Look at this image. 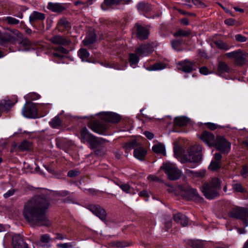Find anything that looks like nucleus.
I'll return each mask as SVG.
<instances>
[{
	"instance_id": "nucleus-50",
	"label": "nucleus",
	"mask_w": 248,
	"mask_h": 248,
	"mask_svg": "<svg viewBox=\"0 0 248 248\" xmlns=\"http://www.w3.org/2000/svg\"><path fill=\"white\" fill-rule=\"evenodd\" d=\"M137 7L139 10L144 11L146 8H149V5L144 2H141L138 4Z\"/></svg>"
},
{
	"instance_id": "nucleus-41",
	"label": "nucleus",
	"mask_w": 248,
	"mask_h": 248,
	"mask_svg": "<svg viewBox=\"0 0 248 248\" xmlns=\"http://www.w3.org/2000/svg\"><path fill=\"white\" fill-rule=\"evenodd\" d=\"M208 169L211 171L217 170V153L214 154V160H212L208 167Z\"/></svg>"
},
{
	"instance_id": "nucleus-46",
	"label": "nucleus",
	"mask_w": 248,
	"mask_h": 248,
	"mask_svg": "<svg viewBox=\"0 0 248 248\" xmlns=\"http://www.w3.org/2000/svg\"><path fill=\"white\" fill-rule=\"evenodd\" d=\"M165 67V65L162 63V62H159V63H156L153 65L152 67H151V69L152 70H158L163 69Z\"/></svg>"
},
{
	"instance_id": "nucleus-10",
	"label": "nucleus",
	"mask_w": 248,
	"mask_h": 248,
	"mask_svg": "<svg viewBox=\"0 0 248 248\" xmlns=\"http://www.w3.org/2000/svg\"><path fill=\"white\" fill-rule=\"evenodd\" d=\"M133 31L136 37L138 39L140 40H144L148 38L149 30L139 23L135 24Z\"/></svg>"
},
{
	"instance_id": "nucleus-17",
	"label": "nucleus",
	"mask_w": 248,
	"mask_h": 248,
	"mask_svg": "<svg viewBox=\"0 0 248 248\" xmlns=\"http://www.w3.org/2000/svg\"><path fill=\"white\" fill-rule=\"evenodd\" d=\"M178 65V69L185 73H190L193 70L194 63L187 60L179 62Z\"/></svg>"
},
{
	"instance_id": "nucleus-51",
	"label": "nucleus",
	"mask_w": 248,
	"mask_h": 248,
	"mask_svg": "<svg viewBox=\"0 0 248 248\" xmlns=\"http://www.w3.org/2000/svg\"><path fill=\"white\" fill-rule=\"evenodd\" d=\"M104 3L107 6H112L120 3L119 0H104Z\"/></svg>"
},
{
	"instance_id": "nucleus-42",
	"label": "nucleus",
	"mask_w": 248,
	"mask_h": 248,
	"mask_svg": "<svg viewBox=\"0 0 248 248\" xmlns=\"http://www.w3.org/2000/svg\"><path fill=\"white\" fill-rule=\"evenodd\" d=\"M186 171L187 173H192L194 176L199 178L204 177L206 173V170H202L198 171H193L189 170H186Z\"/></svg>"
},
{
	"instance_id": "nucleus-32",
	"label": "nucleus",
	"mask_w": 248,
	"mask_h": 248,
	"mask_svg": "<svg viewBox=\"0 0 248 248\" xmlns=\"http://www.w3.org/2000/svg\"><path fill=\"white\" fill-rule=\"evenodd\" d=\"M32 148L31 142L27 140H23L18 146V148L21 151H29Z\"/></svg>"
},
{
	"instance_id": "nucleus-23",
	"label": "nucleus",
	"mask_w": 248,
	"mask_h": 248,
	"mask_svg": "<svg viewBox=\"0 0 248 248\" xmlns=\"http://www.w3.org/2000/svg\"><path fill=\"white\" fill-rule=\"evenodd\" d=\"M173 218L175 222L181 224L184 227L186 226L188 222L187 217L181 213H179L174 215Z\"/></svg>"
},
{
	"instance_id": "nucleus-35",
	"label": "nucleus",
	"mask_w": 248,
	"mask_h": 248,
	"mask_svg": "<svg viewBox=\"0 0 248 248\" xmlns=\"http://www.w3.org/2000/svg\"><path fill=\"white\" fill-rule=\"evenodd\" d=\"M152 150L155 153L165 154V147L162 144L160 143L154 145Z\"/></svg>"
},
{
	"instance_id": "nucleus-39",
	"label": "nucleus",
	"mask_w": 248,
	"mask_h": 248,
	"mask_svg": "<svg viewBox=\"0 0 248 248\" xmlns=\"http://www.w3.org/2000/svg\"><path fill=\"white\" fill-rule=\"evenodd\" d=\"M191 34L190 30H183L181 29L178 30L174 34L173 36L175 37H186Z\"/></svg>"
},
{
	"instance_id": "nucleus-58",
	"label": "nucleus",
	"mask_w": 248,
	"mask_h": 248,
	"mask_svg": "<svg viewBox=\"0 0 248 248\" xmlns=\"http://www.w3.org/2000/svg\"><path fill=\"white\" fill-rule=\"evenodd\" d=\"M57 247L61 248H69L72 247V245L70 243H63V244H58Z\"/></svg>"
},
{
	"instance_id": "nucleus-24",
	"label": "nucleus",
	"mask_w": 248,
	"mask_h": 248,
	"mask_svg": "<svg viewBox=\"0 0 248 248\" xmlns=\"http://www.w3.org/2000/svg\"><path fill=\"white\" fill-rule=\"evenodd\" d=\"M147 154V151L143 147L139 146L134 151V156L140 160H143Z\"/></svg>"
},
{
	"instance_id": "nucleus-7",
	"label": "nucleus",
	"mask_w": 248,
	"mask_h": 248,
	"mask_svg": "<svg viewBox=\"0 0 248 248\" xmlns=\"http://www.w3.org/2000/svg\"><path fill=\"white\" fill-rule=\"evenodd\" d=\"M231 216L234 218L241 219L246 224V226H248V210L247 208L237 207L234 209L231 212Z\"/></svg>"
},
{
	"instance_id": "nucleus-36",
	"label": "nucleus",
	"mask_w": 248,
	"mask_h": 248,
	"mask_svg": "<svg viewBox=\"0 0 248 248\" xmlns=\"http://www.w3.org/2000/svg\"><path fill=\"white\" fill-rule=\"evenodd\" d=\"M49 124L54 128H58L61 126L62 121L58 116H56L49 122Z\"/></svg>"
},
{
	"instance_id": "nucleus-18",
	"label": "nucleus",
	"mask_w": 248,
	"mask_h": 248,
	"mask_svg": "<svg viewBox=\"0 0 248 248\" xmlns=\"http://www.w3.org/2000/svg\"><path fill=\"white\" fill-rule=\"evenodd\" d=\"M235 62L239 65H242L248 61V53L241 50H237Z\"/></svg>"
},
{
	"instance_id": "nucleus-45",
	"label": "nucleus",
	"mask_w": 248,
	"mask_h": 248,
	"mask_svg": "<svg viewBox=\"0 0 248 248\" xmlns=\"http://www.w3.org/2000/svg\"><path fill=\"white\" fill-rule=\"evenodd\" d=\"M231 46L221 41H218V48L226 51L230 48Z\"/></svg>"
},
{
	"instance_id": "nucleus-30",
	"label": "nucleus",
	"mask_w": 248,
	"mask_h": 248,
	"mask_svg": "<svg viewBox=\"0 0 248 248\" xmlns=\"http://www.w3.org/2000/svg\"><path fill=\"white\" fill-rule=\"evenodd\" d=\"M58 27H62L66 31H69L71 28L70 23L65 18H62L59 20Z\"/></svg>"
},
{
	"instance_id": "nucleus-31",
	"label": "nucleus",
	"mask_w": 248,
	"mask_h": 248,
	"mask_svg": "<svg viewBox=\"0 0 248 248\" xmlns=\"http://www.w3.org/2000/svg\"><path fill=\"white\" fill-rule=\"evenodd\" d=\"M17 41H19L18 44L20 46L25 47L23 49L24 51L28 50L29 48H27V47L31 46L32 45L31 41L28 38H23V36L22 38L19 39Z\"/></svg>"
},
{
	"instance_id": "nucleus-48",
	"label": "nucleus",
	"mask_w": 248,
	"mask_h": 248,
	"mask_svg": "<svg viewBox=\"0 0 248 248\" xmlns=\"http://www.w3.org/2000/svg\"><path fill=\"white\" fill-rule=\"evenodd\" d=\"M50 241L51 238L48 234H43L40 236V241L43 243L47 244Z\"/></svg>"
},
{
	"instance_id": "nucleus-57",
	"label": "nucleus",
	"mask_w": 248,
	"mask_h": 248,
	"mask_svg": "<svg viewBox=\"0 0 248 248\" xmlns=\"http://www.w3.org/2000/svg\"><path fill=\"white\" fill-rule=\"evenodd\" d=\"M237 51H234L231 52H228L225 54V56L229 58H233L234 60L235 59V57L236 56L237 54Z\"/></svg>"
},
{
	"instance_id": "nucleus-1",
	"label": "nucleus",
	"mask_w": 248,
	"mask_h": 248,
	"mask_svg": "<svg viewBox=\"0 0 248 248\" xmlns=\"http://www.w3.org/2000/svg\"><path fill=\"white\" fill-rule=\"evenodd\" d=\"M50 205V201L45 196H34L24 204V217L31 226H49L51 222L46 214Z\"/></svg>"
},
{
	"instance_id": "nucleus-16",
	"label": "nucleus",
	"mask_w": 248,
	"mask_h": 248,
	"mask_svg": "<svg viewBox=\"0 0 248 248\" xmlns=\"http://www.w3.org/2000/svg\"><path fill=\"white\" fill-rule=\"evenodd\" d=\"M152 52L150 46L147 44H142L135 49V52L139 57H144Z\"/></svg>"
},
{
	"instance_id": "nucleus-44",
	"label": "nucleus",
	"mask_w": 248,
	"mask_h": 248,
	"mask_svg": "<svg viewBox=\"0 0 248 248\" xmlns=\"http://www.w3.org/2000/svg\"><path fill=\"white\" fill-rule=\"evenodd\" d=\"M122 190L126 193H130L132 188L128 184H122L118 185Z\"/></svg>"
},
{
	"instance_id": "nucleus-27",
	"label": "nucleus",
	"mask_w": 248,
	"mask_h": 248,
	"mask_svg": "<svg viewBox=\"0 0 248 248\" xmlns=\"http://www.w3.org/2000/svg\"><path fill=\"white\" fill-rule=\"evenodd\" d=\"M81 140L82 142H87L93 136L86 127H84L80 131Z\"/></svg>"
},
{
	"instance_id": "nucleus-26",
	"label": "nucleus",
	"mask_w": 248,
	"mask_h": 248,
	"mask_svg": "<svg viewBox=\"0 0 248 248\" xmlns=\"http://www.w3.org/2000/svg\"><path fill=\"white\" fill-rule=\"evenodd\" d=\"M189 122V119L185 116L177 117L174 119V125L178 126H184L186 125Z\"/></svg>"
},
{
	"instance_id": "nucleus-22",
	"label": "nucleus",
	"mask_w": 248,
	"mask_h": 248,
	"mask_svg": "<svg viewBox=\"0 0 248 248\" xmlns=\"http://www.w3.org/2000/svg\"><path fill=\"white\" fill-rule=\"evenodd\" d=\"M231 72V69L223 62L218 63V75L225 77V75Z\"/></svg>"
},
{
	"instance_id": "nucleus-60",
	"label": "nucleus",
	"mask_w": 248,
	"mask_h": 248,
	"mask_svg": "<svg viewBox=\"0 0 248 248\" xmlns=\"http://www.w3.org/2000/svg\"><path fill=\"white\" fill-rule=\"evenodd\" d=\"M241 175L245 177L248 175V166H245L241 170Z\"/></svg>"
},
{
	"instance_id": "nucleus-63",
	"label": "nucleus",
	"mask_w": 248,
	"mask_h": 248,
	"mask_svg": "<svg viewBox=\"0 0 248 248\" xmlns=\"http://www.w3.org/2000/svg\"><path fill=\"white\" fill-rule=\"evenodd\" d=\"M206 125H207V127L210 129V130H213L217 128V126L216 124H212V123H206Z\"/></svg>"
},
{
	"instance_id": "nucleus-43",
	"label": "nucleus",
	"mask_w": 248,
	"mask_h": 248,
	"mask_svg": "<svg viewBox=\"0 0 248 248\" xmlns=\"http://www.w3.org/2000/svg\"><path fill=\"white\" fill-rule=\"evenodd\" d=\"M172 47L176 50H181L180 46L182 44V40L180 39L173 40L171 42Z\"/></svg>"
},
{
	"instance_id": "nucleus-19",
	"label": "nucleus",
	"mask_w": 248,
	"mask_h": 248,
	"mask_svg": "<svg viewBox=\"0 0 248 248\" xmlns=\"http://www.w3.org/2000/svg\"><path fill=\"white\" fill-rule=\"evenodd\" d=\"M96 34L94 31H89L84 40H83L82 43L84 46L90 48L96 41Z\"/></svg>"
},
{
	"instance_id": "nucleus-2",
	"label": "nucleus",
	"mask_w": 248,
	"mask_h": 248,
	"mask_svg": "<svg viewBox=\"0 0 248 248\" xmlns=\"http://www.w3.org/2000/svg\"><path fill=\"white\" fill-rule=\"evenodd\" d=\"M4 30L9 32L0 31V46H7L9 44H14L22 37V33L17 29L7 27Z\"/></svg>"
},
{
	"instance_id": "nucleus-55",
	"label": "nucleus",
	"mask_w": 248,
	"mask_h": 248,
	"mask_svg": "<svg viewBox=\"0 0 248 248\" xmlns=\"http://www.w3.org/2000/svg\"><path fill=\"white\" fill-rule=\"evenodd\" d=\"M16 190L15 189H11L8 190L6 193H5L3 196L5 198H8L12 196H13L15 193L16 192Z\"/></svg>"
},
{
	"instance_id": "nucleus-62",
	"label": "nucleus",
	"mask_w": 248,
	"mask_h": 248,
	"mask_svg": "<svg viewBox=\"0 0 248 248\" xmlns=\"http://www.w3.org/2000/svg\"><path fill=\"white\" fill-rule=\"evenodd\" d=\"M200 72L203 75H207L208 73V68L205 66H203L200 69Z\"/></svg>"
},
{
	"instance_id": "nucleus-53",
	"label": "nucleus",
	"mask_w": 248,
	"mask_h": 248,
	"mask_svg": "<svg viewBox=\"0 0 248 248\" xmlns=\"http://www.w3.org/2000/svg\"><path fill=\"white\" fill-rule=\"evenodd\" d=\"M14 105V103H11V101L7 100L4 101V103H1L0 105V108H3V107H9L10 108Z\"/></svg>"
},
{
	"instance_id": "nucleus-47",
	"label": "nucleus",
	"mask_w": 248,
	"mask_h": 248,
	"mask_svg": "<svg viewBox=\"0 0 248 248\" xmlns=\"http://www.w3.org/2000/svg\"><path fill=\"white\" fill-rule=\"evenodd\" d=\"M233 188L237 192L244 193L246 191L245 188L242 187L241 185L238 183L233 184Z\"/></svg>"
},
{
	"instance_id": "nucleus-5",
	"label": "nucleus",
	"mask_w": 248,
	"mask_h": 248,
	"mask_svg": "<svg viewBox=\"0 0 248 248\" xmlns=\"http://www.w3.org/2000/svg\"><path fill=\"white\" fill-rule=\"evenodd\" d=\"M163 169L168 175V178L170 180H175L179 179L182 172L178 170L174 164L167 163L164 164Z\"/></svg>"
},
{
	"instance_id": "nucleus-28",
	"label": "nucleus",
	"mask_w": 248,
	"mask_h": 248,
	"mask_svg": "<svg viewBox=\"0 0 248 248\" xmlns=\"http://www.w3.org/2000/svg\"><path fill=\"white\" fill-rule=\"evenodd\" d=\"M48 8L52 12L60 13L64 10V8L60 3L49 2L48 4Z\"/></svg>"
},
{
	"instance_id": "nucleus-6",
	"label": "nucleus",
	"mask_w": 248,
	"mask_h": 248,
	"mask_svg": "<svg viewBox=\"0 0 248 248\" xmlns=\"http://www.w3.org/2000/svg\"><path fill=\"white\" fill-rule=\"evenodd\" d=\"M22 115L28 118H36L37 117V109L34 104L27 102L22 110Z\"/></svg>"
},
{
	"instance_id": "nucleus-38",
	"label": "nucleus",
	"mask_w": 248,
	"mask_h": 248,
	"mask_svg": "<svg viewBox=\"0 0 248 248\" xmlns=\"http://www.w3.org/2000/svg\"><path fill=\"white\" fill-rule=\"evenodd\" d=\"M139 57L136 53H130L129 54V61L131 66L138 63L139 61Z\"/></svg>"
},
{
	"instance_id": "nucleus-52",
	"label": "nucleus",
	"mask_w": 248,
	"mask_h": 248,
	"mask_svg": "<svg viewBox=\"0 0 248 248\" xmlns=\"http://www.w3.org/2000/svg\"><path fill=\"white\" fill-rule=\"evenodd\" d=\"M52 49L54 50L58 51L63 54H66L68 53V50L62 46H59L58 47H53Z\"/></svg>"
},
{
	"instance_id": "nucleus-3",
	"label": "nucleus",
	"mask_w": 248,
	"mask_h": 248,
	"mask_svg": "<svg viewBox=\"0 0 248 248\" xmlns=\"http://www.w3.org/2000/svg\"><path fill=\"white\" fill-rule=\"evenodd\" d=\"M202 157L201 147L199 145H194L189 149L187 155L181 157V162L183 163L187 162L197 163L202 161Z\"/></svg>"
},
{
	"instance_id": "nucleus-49",
	"label": "nucleus",
	"mask_w": 248,
	"mask_h": 248,
	"mask_svg": "<svg viewBox=\"0 0 248 248\" xmlns=\"http://www.w3.org/2000/svg\"><path fill=\"white\" fill-rule=\"evenodd\" d=\"M235 40L239 42H245L247 41V38L246 37L240 34H238L234 36Z\"/></svg>"
},
{
	"instance_id": "nucleus-13",
	"label": "nucleus",
	"mask_w": 248,
	"mask_h": 248,
	"mask_svg": "<svg viewBox=\"0 0 248 248\" xmlns=\"http://www.w3.org/2000/svg\"><path fill=\"white\" fill-rule=\"evenodd\" d=\"M231 149V144L223 137H218V152L222 154H228Z\"/></svg>"
},
{
	"instance_id": "nucleus-56",
	"label": "nucleus",
	"mask_w": 248,
	"mask_h": 248,
	"mask_svg": "<svg viewBox=\"0 0 248 248\" xmlns=\"http://www.w3.org/2000/svg\"><path fill=\"white\" fill-rule=\"evenodd\" d=\"M79 174V171L76 170H71L68 171L67 176L69 177H74Z\"/></svg>"
},
{
	"instance_id": "nucleus-4",
	"label": "nucleus",
	"mask_w": 248,
	"mask_h": 248,
	"mask_svg": "<svg viewBox=\"0 0 248 248\" xmlns=\"http://www.w3.org/2000/svg\"><path fill=\"white\" fill-rule=\"evenodd\" d=\"M201 190L207 199L215 198L217 195V178H213L209 182L204 183Z\"/></svg>"
},
{
	"instance_id": "nucleus-54",
	"label": "nucleus",
	"mask_w": 248,
	"mask_h": 248,
	"mask_svg": "<svg viewBox=\"0 0 248 248\" xmlns=\"http://www.w3.org/2000/svg\"><path fill=\"white\" fill-rule=\"evenodd\" d=\"M40 97V96L39 94L35 93H30L27 94V97L31 100H36L39 98Z\"/></svg>"
},
{
	"instance_id": "nucleus-9",
	"label": "nucleus",
	"mask_w": 248,
	"mask_h": 248,
	"mask_svg": "<svg viewBox=\"0 0 248 248\" xmlns=\"http://www.w3.org/2000/svg\"><path fill=\"white\" fill-rule=\"evenodd\" d=\"M199 138L203 142L210 147H215L217 149V140L215 136L210 132L204 131L202 132Z\"/></svg>"
},
{
	"instance_id": "nucleus-59",
	"label": "nucleus",
	"mask_w": 248,
	"mask_h": 248,
	"mask_svg": "<svg viewBox=\"0 0 248 248\" xmlns=\"http://www.w3.org/2000/svg\"><path fill=\"white\" fill-rule=\"evenodd\" d=\"M199 56L202 58L207 59V55L204 50L200 49L199 50Z\"/></svg>"
},
{
	"instance_id": "nucleus-20",
	"label": "nucleus",
	"mask_w": 248,
	"mask_h": 248,
	"mask_svg": "<svg viewBox=\"0 0 248 248\" xmlns=\"http://www.w3.org/2000/svg\"><path fill=\"white\" fill-rule=\"evenodd\" d=\"M106 141H107L106 140L102 138H96L93 135L87 142L90 144L91 149H94L101 146V145L104 143Z\"/></svg>"
},
{
	"instance_id": "nucleus-37",
	"label": "nucleus",
	"mask_w": 248,
	"mask_h": 248,
	"mask_svg": "<svg viewBox=\"0 0 248 248\" xmlns=\"http://www.w3.org/2000/svg\"><path fill=\"white\" fill-rule=\"evenodd\" d=\"M188 244L193 248H204L203 242L200 240H190Z\"/></svg>"
},
{
	"instance_id": "nucleus-15",
	"label": "nucleus",
	"mask_w": 248,
	"mask_h": 248,
	"mask_svg": "<svg viewBox=\"0 0 248 248\" xmlns=\"http://www.w3.org/2000/svg\"><path fill=\"white\" fill-rule=\"evenodd\" d=\"M12 246L13 248H28V245L24 241L22 236L17 234L13 236Z\"/></svg>"
},
{
	"instance_id": "nucleus-40",
	"label": "nucleus",
	"mask_w": 248,
	"mask_h": 248,
	"mask_svg": "<svg viewBox=\"0 0 248 248\" xmlns=\"http://www.w3.org/2000/svg\"><path fill=\"white\" fill-rule=\"evenodd\" d=\"M3 21L11 25H17L19 23V20L12 16H7L3 19Z\"/></svg>"
},
{
	"instance_id": "nucleus-64",
	"label": "nucleus",
	"mask_w": 248,
	"mask_h": 248,
	"mask_svg": "<svg viewBox=\"0 0 248 248\" xmlns=\"http://www.w3.org/2000/svg\"><path fill=\"white\" fill-rule=\"evenodd\" d=\"M139 195L140 197H148L149 196L148 191L145 190L140 191Z\"/></svg>"
},
{
	"instance_id": "nucleus-21",
	"label": "nucleus",
	"mask_w": 248,
	"mask_h": 248,
	"mask_svg": "<svg viewBox=\"0 0 248 248\" xmlns=\"http://www.w3.org/2000/svg\"><path fill=\"white\" fill-rule=\"evenodd\" d=\"M45 18V14L37 11H33L29 16V21L32 24L37 21H43Z\"/></svg>"
},
{
	"instance_id": "nucleus-33",
	"label": "nucleus",
	"mask_w": 248,
	"mask_h": 248,
	"mask_svg": "<svg viewBox=\"0 0 248 248\" xmlns=\"http://www.w3.org/2000/svg\"><path fill=\"white\" fill-rule=\"evenodd\" d=\"M78 55L82 61L89 62L90 54L85 48H80L78 52Z\"/></svg>"
},
{
	"instance_id": "nucleus-14",
	"label": "nucleus",
	"mask_w": 248,
	"mask_h": 248,
	"mask_svg": "<svg viewBox=\"0 0 248 248\" xmlns=\"http://www.w3.org/2000/svg\"><path fill=\"white\" fill-rule=\"evenodd\" d=\"M49 41L53 44L61 46H68L71 43L66 37L59 35L53 36L49 39Z\"/></svg>"
},
{
	"instance_id": "nucleus-29",
	"label": "nucleus",
	"mask_w": 248,
	"mask_h": 248,
	"mask_svg": "<svg viewBox=\"0 0 248 248\" xmlns=\"http://www.w3.org/2000/svg\"><path fill=\"white\" fill-rule=\"evenodd\" d=\"M139 146V143L136 140H134L126 143L124 146V148L125 149V152L128 153L131 149H134L135 150V149Z\"/></svg>"
},
{
	"instance_id": "nucleus-25",
	"label": "nucleus",
	"mask_w": 248,
	"mask_h": 248,
	"mask_svg": "<svg viewBox=\"0 0 248 248\" xmlns=\"http://www.w3.org/2000/svg\"><path fill=\"white\" fill-rule=\"evenodd\" d=\"M184 196L188 200H191L199 196V194L196 189L189 187L183 190Z\"/></svg>"
},
{
	"instance_id": "nucleus-61",
	"label": "nucleus",
	"mask_w": 248,
	"mask_h": 248,
	"mask_svg": "<svg viewBox=\"0 0 248 248\" xmlns=\"http://www.w3.org/2000/svg\"><path fill=\"white\" fill-rule=\"evenodd\" d=\"M144 135L149 140L153 139L154 137L153 133L147 131L144 132Z\"/></svg>"
},
{
	"instance_id": "nucleus-12",
	"label": "nucleus",
	"mask_w": 248,
	"mask_h": 248,
	"mask_svg": "<svg viewBox=\"0 0 248 248\" xmlns=\"http://www.w3.org/2000/svg\"><path fill=\"white\" fill-rule=\"evenodd\" d=\"M100 115L101 119L107 122L117 123L121 120L119 115L112 112H103Z\"/></svg>"
},
{
	"instance_id": "nucleus-34",
	"label": "nucleus",
	"mask_w": 248,
	"mask_h": 248,
	"mask_svg": "<svg viewBox=\"0 0 248 248\" xmlns=\"http://www.w3.org/2000/svg\"><path fill=\"white\" fill-rule=\"evenodd\" d=\"M130 244L125 241H116L111 243L112 247H115L116 248H124L128 246Z\"/></svg>"
},
{
	"instance_id": "nucleus-8",
	"label": "nucleus",
	"mask_w": 248,
	"mask_h": 248,
	"mask_svg": "<svg viewBox=\"0 0 248 248\" xmlns=\"http://www.w3.org/2000/svg\"><path fill=\"white\" fill-rule=\"evenodd\" d=\"M87 125L93 132L99 134H104L107 128V125L101 121H91Z\"/></svg>"
},
{
	"instance_id": "nucleus-11",
	"label": "nucleus",
	"mask_w": 248,
	"mask_h": 248,
	"mask_svg": "<svg viewBox=\"0 0 248 248\" xmlns=\"http://www.w3.org/2000/svg\"><path fill=\"white\" fill-rule=\"evenodd\" d=\"M87 208L93 214L98 217L102 220H106L107 213L105 209L97 204H90Z\"/></svg>"
}]
</instances>
